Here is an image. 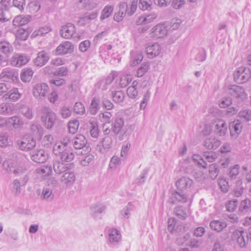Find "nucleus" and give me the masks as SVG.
Masks as SVG:
<instances>
[{"instance_id":"9","label":"nucleus","mask_w":251,"mask_h":251,"mask_svg":"<svg viewBox=\"0 0 251 251\" xmlns=\"http://www.w3.org/2000/svg\"><path fill=\"white\" fill-rule=\"evenodd\" d=\"M212 125L213 130L216 134L219 136H224L226 134L227 127L224 120L215 119L212 121Z\"/></svg>"},{"instance_id":"25","label":"nucleus","mask_w":251,"mask_h":251,"mask_svg":"<svg viewBox=\"0 0 251 251\" xmlns=\"http://www.w3.org/2000/svg\"><path fill=\"white\" fill-rule=\"evenodd\" d=\"M221 144L220 140L214 137L206 138L203 142V146L208 150L216 149Z\"/></svg>"},{"instance_id":"36","label":"nucleus","mask_w":251,"mask_h":251,"mask_svg":"<svg viewBox=\"0 0 251 251\" xmlns=\"http://www.w3.org/2000/svg\"><path fill=\"white\" fill-rule=\"evenodd\" d=\"M90 134L93 138L97 139L99 135V130L97 122L93 119L90 120Z\"/></svg>"},{"instance_id":"30","label":"nucleus","mask_w":251,"mask_h":251,"mask_svg":"<svg viewBox=\"0 0 251 251\" xmlns=\"http://www.w3.org/2000/svg\"><path fill=\"white\" fill-rule=\"evenodd\" d=\"M105 209V206L102 204H94L91 207V212L95 219H100L101 217L99 216V215L101 214L104 211Z\"/></svg>"},{"instance_id":"20","label":"nucleus","mask_w":251,"mask_h":251,"mask_svg":"<svg viewBox=\"0 0 251 251\" xmlns=\"http://www.w3.org/2000/svg\"><path fill=\"white\" fill-rule=\"evenodd\" d=\"M227 93L236 98H243L245 95L244 89L241 86L236 85H230L228 88Z\"/></svg>"},{"instance_id":"54","label":"nucleus","mask_w":251,"mask_h":251,"mask_svg":"<svg viewBox=\"0 0 251 251\" xmlns=\"http://www.w3.org/2000/svg\"><path fill=\"white\" fill-rule=\"evenodd\" d=\"M133 210V205L131 202H129L127 205L123 208L121 213L123 217L128 218L130 215V212Z\"/></svg>"},{"instance_id":"41","label":"nucleus","mask_w":251,"mask_h":251,"mask_svg":"<svg viewBox=\"0 0 251 251\" xmlns=\"http://www.w3.org/2000/svg\"><path fill=\"white\" fill-rule=\"evenodd\" d=\"M238 116L239 118L244 120L245 122L251 121V110L246 109L241 110L239 113Z\"/></svg>"},{"instance_id":"18","label":"nucleus","mask_w":251,"mask_h":251,"mask_svg":"<svg viewBox=\"0 0 251 251\" xmlns=\"http://www.w3.org/2000/svg\"><path fill=\"white\" fill-rule=\"evenodd\" d=\"M29 61L27 56L24 54H14L11 57L10 64L13 66L21 67Z\"/></svg>"},{"instance_id":"15","label":"nucleus","mask_w":251,"mask_h":251,"mask_svg":"<svg viewBox=\"0 0 251 251\" xmlns=\"http://www.w3.org/2000/svg\"><path fill=\"white\" fill-rule=\"evenodd\" d=\"M75 32V26L72 24L69 23L62 27L60 34L62 37L69 39L73 38Z\"/></svg>"},{"instance_id":"31","label":"nucleus","mask_w":251,"mask_h":251,"mask_svg":"<svg viewBox=\"0 0 251 251\" xmlns=\"http://www.w3.org/2000/svg\"><path fill=\"white\" fill-rule=\"evenodd\" d=\"M226 226V222L223 221L214 220L210 223L211 228L218 232H221Z\"/></svg>"},{"instance_id":"21","label":"nucleus","mask_w":251,"mask_h":251,"mask_svg":"<svg viewBox=\"0 0 251 251\" xmlns=\"http://www.w3.org/2000/svg\"><path fill=\"white\" fill-rule=\"evenodd\" d=\"M124 125L125 122L123 119L121 118H116L112 125V131L115 135L122 132L125 133L126 131L124 128Z\"/></svg>"},{"instance_id":"53","label":"nucleus","mask_w":251,"mask_h":251,"mask_svg":"<svg viewBox=\"0 0 251 251\" xmlns=\"http://www.w3.org/2000/svg\"><path fill=\"white\" fill-rule=\"evenodd\" d=\"M238 203V201L237 200L228 201L226 204V210L229 212L234 211L236 209Z\"/></svg>"},{"instance_id":"60","label":"nucleus","mask_w":251,"mask_h":251,"mask_svg":"<svg viewBox=\"0 0 251 251\" xmlns=\"http://www.w3.org/2000/svg\"><path fill=\"white\" fill-rule=\"evenodd\" d=\"M94 156L91 154L87 155L84 159L80 161V164L83 166H88L91 162L93 161Z\"/></svg>"},{"instance_id":"33","label":"nucleus","mask_w":251,"mask_h":251,"mask_svg":"<svg viewBox=\"0 0 251 251\" xmlns=\"http://www.w3.org/2000/svg\"><path fill=\"white\" fill-rule=\"evenodd\" d=\"M251 208V201L249 199L242 201L240 203L238 212L245 214L248 212Z\"/></svg>"},{"instance_id":"32","label":"nucleus","mask_w":251,"mask_h":251,"mask_svg":"<svg viewBox=\"0 0 251 251\" xmlns=\"http://www.w3.org/2000/svg\"><path fill=\"white\" fill-rule=\"evenodd\" d=\"M30 19L29 15L23 16L19 15L16 17L13 21V25L15 26H22L27 24Z\"/></svg>"},{"instance_id":"50","label":"nucleus","mask_w":251,"mask_h":251,"mask_svg":"<svg viewBox=\"0 0 251 251\" xmlns=\"http://www.w3.org/2000/svg\"><path fill=\"white\" fill-rule=\"evenodd\" d=\"M193 160L195 163H197L199 166L206 168L207 163L200 155L198 154L194 155L193 156Z\"/></svg>"},{"instance_id":"57","label":"nucleus","mask_w":251,"mask_h":251,"mask_svg":"<svg viewBox=\"0 0 251 251\" xmlns=\"http://www.w3.org/2000/svg\"><path fill=\"white\" fill-rule=\"evenodd\" d=\"M219 185L221 190L224 193H226L228 191L229 186L228 182L225 179H220L218 181Z\"/></svg>"},{"instance_id":"44","label":"nucleus","mask_w":251,"mask_h":251,"mask_svg":"<svg viewBox=\"0 0 251 251\" xmlns=\"http://www.w3.org/2000/svg\"><path fill=\"white\" fill-rule=\"evenodd\" d=\"M174 212L179 219L185 220L187 217L185 209L182 206H178L175 208Z\"/></svg>"},{"instance_id":"61","label":"nucleus","mask_w":251,"mask_h":251,"mask_svg":"<svg viewBox=\"0 0 251 251\" xmlns=\"http://www.w3.org/2000/svg\"><path fill=\"white\" fill-rule=\"evenodd\" d=\"M148 174V171L146 170L143 171L139 177L136 180V183L138 185L143 184L146 180V178Z\"/></svg>"},{"instance_id":"13","label":"nucleus","mask_w":251,"mask_h":251,"mask_svg":"<svg viewBox=\"0 0 251 251\" xmlns=\"http://www.w3.org/2000/svg\"><path fill=\"white\" fill-rule=\"evenodd\" d=\"M74 46L69 41H65L59 45L55 49L56 55H64L73 52Z\"/></svg>"},{"instance_id":"24","label":"nucleus","mask_w":251,"mask_h":251,"mask_svg":"<svg viewBox=\"0 0 251 251\" xmlns=\"http://www.w3.org/2000/svg\"><path fill=\"white\" fill-rule=\"evenodd\" d=\"M245 236H246V232L242 230H236L233 233L232 238L236 241L240 247L243 248L246 246Z\"/></svg>"},{"instance_id":"7","label":"nucleus","mask_w":251,"mask_h":251,"mask_svg":"<svg viewBox=\"0 0 251 251\" xmlns=\"http://www.w3.org/2000/svg\"><path fill=\"white\" fill-rule=\"evenodd\" d=\"M251 77V72L249 68L241 67L234 72L233 78L238 83H243L249 80Z\"/></svg>"},{"instance_id":"38","label":"nucleus","mask_w":251,"mask_h":251,"mask_svg":"<svg viewBox=\"0 0 251 251\" xmlns=\"http://www.w3.org/2000/svg\"><path fill=\"white\" fill-rule=\"evenodd\" d=\"M22 94L19 92L17 88H13L6 94L4 97L5 99L7 98L10 100L15 101L19 100L21 97Z\"/></svg>"},{"instance_id":"48","label":"nucleus","mask_w":251,"mask_h":251,"mask_svg":"<svg viewBox=\"0 0 251 251\" xmlns=\"http://www.w3.org/2000/svg\"><path fill=\"white\" fill-rule=\"evenodd\" d=\"M51 28L48 26L41 27L39 28L38 30L34 31L32 35L34 37H36L38 36H42L44 35L45 34L49 33L50 31Z\"/></svg>"},{"instance_id":"16","label":"nucleus","mask_w":251,"mask_h":251,"mask_svg":"<svg viewBox=\"0 0 251 251\" xmlns=\"http://www.w3.org/2000/svg\"><path fill=\"white\" fill-rule=\"evenodd\" d=\"M30 157L32 160L38 163H43L48 158V154L43 150L33 151L30 152Z\"/></svg>"},{"instance_id":"8","label":"nucleus","mask_w":251,"mask_h":251,"mask_svg":"<svg viewBox=\"0 0 251 251\" xmlns=\"http://www.w3.org/2000/svg\"><path fill=\"white\" fill-rule=\"evenodd\" d=\"M18 148L22 151H26L32 150L36 146V141L33 137L29 135H24L17 141Z\"/></svg>"},{"instance_id":"56","label":"nucleus","mask_w":251,"mask_h":251,"mask_svg":"<svg viewBox=\"0 0 251 251\" xmlns=\"http://www.w3.org/2000/svg\"><path fill=\"white\" fill-rule=\"evenodd\" d=\"M240 166L239 165H235L232 167L229 171L228 175L231 179H235L236 176L239 174Z\"/></svg>"},{"instance_id":"62","label":"nucleus","mask_w":251,"mask_h":251,"mask_svg":"<svg viewBox=\"0 0 251 251\" xmlns=\"http://www.w3.org/2000/svg\"><path fill=\"white\" fill-rule=\"evenodd\" d=\"M60 114L62 118H67L71 116L72 114V111L69 107L64 106L61 109Z\"/></svg>"},{"instance_id":"10","label":"nucleus","mask_w":251,"mask_h":251,"mask_svg":"<svg viewBox=\"0 0 251 251\" xmlns=\"http://www.w3.org/2000/svg\"><path fill=\"white\" fill-rule=\"evenodd\" d=\"M10 0H1L0 1V21L5 22L11 18L9 11Z\"/></svg>"},{"instance_id":"47","label":"nucleus","mask_w":251,"mask_h":251,"mask_svg":"<svg viewBox=\"0 0 251 251\" xmlns=\"http://www.w3.org/2000/svg\"><path fill=\"white\" fill-rule=\"evenodd\" d=\"M153 0H140L139 6L142 10H149L151 9Z\"/></svg>"},{"instance_id":"51","label":"nucleus","mask_w":251,"mask_h":251,"mask_svg":"<svg viewBox=\"0 0 251 251\" xmlns=\"http://www.w3.org/2000/svg\"><path fill=\"white\" fill-rule=\"evenodd\" d=\"M241 185L242 182L241 181L236 182V186L233 190V194L235 197H239L243 194V188Z\"/></svg>"},{"instance_id":"42","label":"nucleus","mask_w":251,"mask_h":251,"mask_svg":"<svg viewBox=\"0 0 251 251\" xmlns=\"http://www.w3.org/2000/svg\"><path fill=\"white\" fill-rule=\"evenodd\" d=\"M113 11V7L111 5H106L104 7L101 11L100 19L103 20L108 18L112 13Z\"/></svg>"},{"instance_id":"55","label":"nucleus","mask_w":251,"mask_h":251,"mask_svg":"<svg viewBox=\"0 0 251 251\" xmlns=\"http://www.w3.org/2000/svg\"><path fill=\"white\" fill-rule=\"evenodd\" d=\"M143 55L141 53H137L132 55V58L130 61L131 65L135 66L138 64L143 59Z\"/></svg>"},{"instance_id":"40","label":"nucleus","mask_w":251,"mask_h":251,"mask_svg":"<svg viewBox=\"0 0 251 251\" xmlns=\"http://www.w3.org/2000/svg\"><path fill=\"white\" fill-rule=\"evenodd\" d=\"M113 101L117 103L123 102L125 99V94L122 91H115L112 92Z\"/></svg>"},{"instance_id":"1","label":"nucleus","mask_w":251,"mask_h":251,"mask_svg":"<svg viewBox=\"0 0 251 251\" xmlns=\"http://www.w3.org/2000/svg\"><path fill=\"white\" fill-rule=\"evenodd\" d=\"M71 137L66 135L53 145V153L58 156L62 162H70L74 158L75 155L71 150Z\"/></svg>"},{"instance_id":"43","label":"nucleus","mask_w":251,"mask_h":251,"mask_svg":"<svg viewBox=\"0 0 251 251\" xmlns=\"http://www.w3.org/2000/svg\"><path fill=\"white\" fill-rule=\"evenodd\" d=\"M51 169L49 166H43L42 167L36 169V173L42 176V177H45L49 176L51 173Z\"/></svg>"},{"instance_id":"23","label":"nucleus","mask_w":251,"mask_h":251,"mask_svg":"<svg viewBox=\"0 0 251 251\" xmlns=\"http://www.w3.org/2000/svg\"><path fill=\"white\" fill-rule=\"evenodd\" d=\"M49 58L48 53L45 50H42L37 53L33 61L34 64L37 66H43L48 62Z\"/></svg>"},{"instance_id":"34","label":"nucleus","mask_w":251,"mask_h":251,"mask_svg":"<svg viewBox=\"0 0 251 251\" xmlns=\"http://www.w3.org/2000/svg\"><path fill=\"white\" fill-rule=\"evenodd\" d=\"M138 84V82L136 80H134L132 83L131 86L127 88L126 92L127 95L129 98L135 99L137 97L138 94V91L137 88Z\"/></svg>"},{"instance_id":"29","label":"nucleus","mask_w":251,"mask_h":251,"mask_svg":"<svg viewBox=\"0 0 251 251\" xmlns=\"http://www.w3.org/2000/svg\"><path fill=\"white\" fill-rule=\"evenodd\" d=\"M54 197L52 189L49 186H45L42 190L41 198L47 201H51Z\"/></svg>"},{"instance_id":"35","label":"nucleus","mask_w":251,"mask_h":251,"mask_svg":"<svg viewBox=\"0 0 251 251\" xmlns=\"http://www.w3.org/2000/svg\"><path fill=\"white\" fill-rule=\"evenodd\" d=\"M13 51V47L9 42L5 41H0V51L5 54L9 55Z\"/></svg>"},{"instance_id":"22","label":"nucleus","mask_w":251,"mask_h":251,"mask_svg":"<svg viewBox=\"0 0 251 251\" xmlns=\"http://www.w3.org/2000/svg\"><path fill=\"white\" fill-rule=\"evenodd\" d=\"M121 239L120 232L116 228H111L108 230V241L113 245L118 243Z\"/></svg>"},{"instance_id":"28","label":"nucleus","mask_w":251,"mask_h":251,"mask_svg":"<svg viewBox=\"0 0 251 251\" xmlns=\"http://www.w3.org/2000/svg\"><path fill=\"white\" fill-rule=\"evenodd\" d=\"M24 122L18 116H13L8 118V126H12L15 129H20L23 127Z\"/></svg>"},{"instance_id":"17","label":"nucleus","mask_w":251,"mask_h":251,"mask_svg":"<svg viewBox=\"0 0 251 251\" xmlns=\"http://www.w3.org/2000/svg\"><path fill=\"white\" fill-rule=\"evenodd\" d=\"M0 78L3 81L17 82L18 74L14 70H4L0 74Z\"/></svg>"},{"instance_id":"26","label":"nucleus","mask_w":251,"mask_h":251,"mask_svg":"<svg viewBox=\"0 0 251 251\" xmlns=\"http://www.w3.org/2000/svg\"><path fill=\"white\" fill-rule=\"evenodd\" d=\"M71 167H73V165L71 164H64L59 161H55L53 165L54 172L59 174L63 173L66 171L69 168Z\"/></svg>"},{"instance_id":"37","label":"nucleus","mask_w":251,"mask_h":251,"mask_svg":"<svg viewBox=\"0 0 251 251\" xmlns=\"http://www.w3.org/2000/svg\"><path fill=\"white\" fill-rule=\"evenodd\" d=\"M100 108V100L95 97L92 99L90 105L89 112L91 114L95 115L98 112Z\"/></svg>"},{"instance_id":"4","label":"nucleus","mask_w":251,"mask_h":251,"mask_svg":"<svg viewBox=\"0 0 251 251\" xmlns=\"http://www.w3.org/2000/svg\"><path fill=\"white\" fill-rule=\"evenodd\" d=\"M41 119L45 126L48 129L51 128L56 121V115L49 106H43L41 109Z\"/></svg>"},{"instance_id":"52","label":"nucleus","mask_w":251,"mask_h":251,"mask_svg":"<svg viewBox=\"0 0 251 251\" xmlns=\"http://www.w3.org/2000/svg\"><path fill=\"white\" fill-rule=\"evenodd\" d=\"M79 123L77 120L70 121L68 123V129L70 133L74 134L77 131Z\"/></svg>"},{"instance_id":"64","label":"nucleus","mask_w":251,"mask_h":251,"mask_svg":"<svg viewBox=\"0 0 251 251\" xmlns=\"http://www.w3.org/2000/svg\"><path fill=\"white\" fill-rule=\"evenodd\" d=\"M90 45L91 43L89 40H85L80 43L79 49L81 52H85L90 48Z\"/></svg>"},{"instance_id":"2","label":"nucleus","mask_w":251,"mask_h":251,"mask_svg":"<svg viewBox=\"0 0 251 251\" xmlns=\"http://www.w3.org/2000/svg\"><path fill=\"white\" fill-rule=\"evenodd\" d=\"M193 183V180L187 177H183L178 180L176 182L177 191L172 194V202L176 201L186 202L190 195L191 186Z\"/></svg>"},{"instance_id":"39","label":"nucleus","mask_w":251,"mask_h":251,"mask_svg":"<svg viewBox=\"0 0 251 251\" xmlns=\"http://www.w3.org/2000/svg\"><path fill=\"white\" fill-rule=\"evenodd\" d=\"M33 74V72L30 68L23 69L21 74V80L25 82H29L32 77Z\"/></svg>"},{"instance_id":"3","label":"nucleus","mask_w":251,"mask_h":251,"mask_svg":"<svg viewBox=\"0 0 251 251\" xmlns=\"http://www.w3.org/2000/svg\"><path fill=\"white\" fill-rule=\"evenodd\" d=\"M138 0H132L131 4L128 5L126 2H123L120 4L119 11L114 16V20L119 22L121 21L127 13L129 16L132 15L136 11Z\"/></svg>"},{"instance_id":"45","label":"nucleus","mask_w":251,"mask_h":251,"mask_svg":"<svg viewBox=\"0 0 251 251\" xmlns=\"http://www.w3.org/2000/svg\"><path fill=\"white\" fill-rule=\"evenodd\" d=\"M132 77L130 75L121 76L119 82V85L122 88L126 87L132 81Z\"/></svg>"},{"instance_id":"5","label":"nucleus","mask_w":251,"mask_h":251,"mask_svg":"<svg viewBox=\"0 0 251 251\" xmlns=\"http://www.w3.org/2000/svg\"><path fill=\"white\" fill-rule=\"evenodd\" d=\"M3 169L7 172H11L15 176H21L28 173V167L27 162L20 164L16 167H13L12 164L9 161H4L2 164Z\"/></svg>"},{"instance_id":"46","label":"nucleus","mask_w":251,"mask_h":251,"mask_svg":"<svg viewBox=\"0 0 251 251\" xmlns=\"http://www.w3.org/2000/svg\"><path fill=\"white\" fill-rule=\"evenodd\" d=\"M150 64L149 63H143L137 70V76L142 77L149 69Z\"/></svg>"},{"instance_id":"49","label":"nucleus","mask_w":251,"mask_h":251,"mask_svg":"<svg viewBox=\"0 0 251 251\" xmlns=\"http://www.w3.org/2000/svg\"><path fill=\"white\" fill-rule=\"evenodd\" d=\"M219 171L217 165L215 164H212L209 166V176L212 179H215L217 177Z\"/></svg>"},{"instance_id":"19","label":"nucleus","mask_w":251,"mask_h":251,"mask_svg":"<svg viewBox=\"0 0 251 251\" xmlns=\"http://www.w3.org/2000/svg\"><path fill=\"white\" fill-rule=\"evenodd\" d=\"M242 127V125L239 120L230 123L229 125L230 136L236 138L241 132Z\"/></svg>"},{"instance_id":"12","label":"nucleus","mask_w":251,"mask_h":251,"mask_svg":"<svg viewBox=\"0 0 251 251\" xmlns=\"http://www.w3.org/2000/svg\"><path fill=\"white\" fill-rule=\"evenodd\" d=\"M161 51V48L157 43L148 44L145 48V52L149 58H153L158 56Z\"/></svg>"},{"instance_id":"58","label":"nucleus","mask_w":251,"mask_h":251,"mask_svg":"<svg viewBox=\"0 0 251 251\" xmlns=\"http://www.w3.org/2000/svg\"><path fill=\"white\" fill-rule=\"evenodd\" d=\"M112 143V139L111 136H107L104 137L102 141V146L105 149H109L111 148Z\"/></svg>"},{"instance_id":"11","label":"nucleus","mask_w":251,"mask_h":251,"mask_svg":"<svg viewBox=\"0 0 251 251\" xmlns=\"http://www.w3.org/2000/svg\"><path fill=\"white\" fill-rule=\"evenodd\" d=\"M152 36L156 38H164L168 33L167 27L165 24L160 23L151 29Z\"/></svg>"},{"instance_id":"27","label":"nucleus","mask_w":251,"mask_h":251,"mask_svg":"<svg viewBox=\"0 0 251 251\" xmlns=\"http://www.w3.org/2000/svg\"><path fill=\"white\" fill-rule=\"evenodd\" d=\"M87 144L85 136L82 134L76 135L73 139V145L76 149L83 148Z\"/></svg>"},{"instance_id":"59","label":"nucleus","mask_w":251,"mask_h":251,"mask_svg":"<svg viewBox=\"0 0 251 251\" xmlns=\"http://www.w3.org/2000/svg\"><path fill=\"white\" fill-rule=\"evenodd\" d=\"M74 109L75 112L78 114H83L85 111L84 106L81 102H76Z\"/></svg>"},{"instance_id":"14","label":"nucleus","mask_w":251,"mask_h":251,"mask_svg":"<svg viewBox=\"0 0 251 251\" xmlns=\"http://www.w3.org/2000/svg\"><path fill=\"white\" fill-rule=\"evenodd\" d=\"M72 168H69L61 177V181L66 185H72L75 181V175Z\"/></svg>"},{"instance_id":"6","label":"nucleus","mask_w":251,"mask_h":251,"mask_svg":"<svg viewBox=\"0 0 251 251\" xmlns=\"http://www.w3.org/2000/svg\"><path fill=\"white\" fill-rule=\"evenodd\" d=\"M49 91L50 88L47 84L39 83L33 87L32 93L36 100L43 101L47 99Z\"/></svg>"},{"instance_id":"63","label":"nucleus","mask_w":251,"mask_h":251,"mask_svg":"<svg viewBox=\"0 0 251 251\" xmlns=\"http://www.w3.org/2000/svg\"><path fill=\"white\" fill-rule=\"evenodd\" d=\"M185 4V0H173L172 5L176 9H181Z\"/></svg>"}]
</instances>
